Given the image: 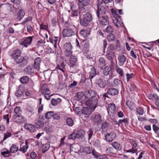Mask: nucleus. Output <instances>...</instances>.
Returning a JSON list of instances; mask_svg holds the SVG:
<instances>
[{
	"label": "nucleus",
	"mask_w": 159,
	"mask_h": 159,
	"mask_svg": "<svg viewBox=\"0 0 159 159\" xmlns=\"http://www.w3.org/2000/svg\"><path fill=\"white\" fill-rule=\"evenodd\" d=\"M93 134V131L92 129H90L88 132V140H89L92 138Z\"/></svg>",
	"instance_id": "nucleus-51"
},
{
	"label": "nucleus",
	"mask_w": 159,
	"mask_h": 159,
	"mask_svg": "<svg viewBox=\"0 0 159 159\" xmlns=\"http://www.w3.org/2000/svg\"><path fill=\"white\" fill-rule=\"evenodd\" d=\"M41 92L43 94H50L51 93L50 90L48 89H44L43 87L41 89Z\"/></svg>",
	"instance_id": "nucleus-44"
},
{
	"label": "nucleus",
	"mask_w": 159,
	"mask_h": 159,
	"mask_svg": "<svg viewBox=\"0 0 159 159\" xmlns=\"http://www.w3.org/2000/svg\"><path fill=\"white\" fill-rule=\"evenodd\" d=\"M155 105L156 108L159 110V97H158L156 100Z\"/></svg>",
	"instance_id": "nucleus-63"
},
{
	"label": "nucleus",
	"mask_w": 159,
	"mask_h": 159,
	"mask_svg": "<svg viewBox=\"0 0 159 159\" xmlns=\"http://www.w3.org/2000/svg\"><path fill=\"white\" fill-rule=\"evenodd\" d=\"M92 20V16L91 14L87 12L84 14L82 17L80 19V23L82 25L84 26H87L88 24L91 22Z\"/></svg>",
	"instance_id": "nucleus-4"
},
{
	"label": "nucleus",
	"mask_w": 159,
	"mask_h": 159,
	"mask_svg": "<svg viewBox=\"0 0 159 159\" xmlns=\"http://www.w3.org/2000/svg\"><path fill=\"white\" fill-rule=\"evenodd\" d=\"M84 151L87 154H90L92 153V151L90 149L89 147L87 146L84 148Z\"/></svg>",
	"instance_id": "nucleus-56"
},
{
	"label": "nucleus",
	"mask_w": 159,
	"mask_h": 159,
	"mask_svg": "<svg viewBox=\"0 0 159 159\" xmlns=\"http://www.w3.org/2000/svg\"><path fill=\"white\" fill-rule=\"evenodd\" d=\"M34 67L33 66H28L24 70V72L27 74L31 75L34 72Z\"/></svg>",
	"instance_id": "nucleus-21"
},
{
	"label": "nucleus",
	"mask_w": 159,
	"mask_h": 159,
	"mask_svg": "<svg viewBox=\"0 0 159 159\" xmlns=\"http://www.w3.org/2000/svg\"><path fill=\"white\" fill-rule=\"evenodd\" d=\"M54 115L53 111H50L47 112L45 114V117L47 119L51 118Z\"/></svg>",
	"instance_id": "nucleus-38"
},
{
	"label": "nucleus",
	"mask_w": 159,
	"mask_h": 159,
	"mask_svg": "<svg viewBox=\"0 0 159 159\" xmlns=\"http://www.w3.org/2000/svg\"><path fill=\"white\" fill-rule=\"evenodd\" d=\"M11 1L14 3V7H17L18 9L20 7V4L21 2L20 0H11Z\"/></svg>",
	"instance_id": "nucleus-36"
},
{
	"label": "nucleus",
	"mask_w": 159,
	"mask_h": 159,
	"mask_svg": "<svg viewBox=\"0 0 159 159\" xmlns=\"http://www.w3.org/2000/svg\"><path fill=\"white\" fill-rule=\"evenodd\" d=\"M25 12L23 9H20L18 11L16 14L17 19L19 20H21L25 15Z\"/></svg>",
	"instance_id": "nucleus-25"
},
{
	"label": "nucleus",
	"mask_w": 159,
	"mask_h": 159,
	"mask_svg": "<svg viewBox=\"0 0 159 159\" xmlns=\"http://www.w3.org/2000/svg\"><path fill=\"white\" fill-rule=\"evenodd\" d=\"M107 38L108 41L109 42H112L115 39V36L112 34H110L108 35Z\"/></svg>",
	"instance_id": "nucleus-41"
},
{
	"label": "nucleus",
	"mask_w": 159,
	"mask_h": 159,
	"mask_svg": "<svg viewBox=\"0 0 159 159\" xmlns=\"http://www.w3.org/2000/svg\"><path fill=\"white\" fill-rule=\"evenodd\" d=\"M111 12L113 17L116 18H121V16L119 15L120 14H123L122 10H118L116 9H113L111 10Z\"/></svg>",
	"instance_id": "nucleus-14"
},
{
	"label": "nucleus",
	"mask_w": 159,
	"mask_h": 159,
	"mask_svg": "<svg viewBox=\"0 0 159 159\" xmlns=\"http://www.w3.org/2000/svg\"><path fill=\"white\" fill-rule=\"evenodd\" d=\"M98 9L96 13L98 19L105 15L107 9L105 7L106 5L102 2L99 1L97 4Z\"/></svg>",
	"instance_id": "nucleus-3"
},
{
	"label": "nucleus",
	"mask_w": 159,
	"mask_h": 159,
	"mask_svg": "<svg viewBox=\"0 0 159 159\" xmlns=\"http://www.w3.org/2000/svg\"><path fill=\"white\" fill-rule=\"evenodd\" d=\"M21 51L17 49L13 51L11 56L14 61L17 63H20V66L24 67L27 65L28 62V58L26 57L21 56Z\"/></svg>",
	"instance_id": "nucleus-1"
},
{
	"label": "nucleus",
	"mask_w": 159,
	"mask_h": 159,
	"mask_svg": "<svg viewBox=\"0 0 159 159\" xmlns=\"http://www.w3.org/2000/svg\"><path fill=\"white\" fill-rule=\"evenodd\" d=\"M118 59L119 61V65L121 66L124 65L126 60V58L124 55H121L118 56Z\"/></svg>",
	"instance_id": "nucleus-20"
},
{
	"label": "nucleus",
	"mask_w": 159,
	"mask_h": 159,
	"mask_svg": "<svg viewBox=\"0 0 159 159\" xmlns=\"http://www.w3.org/2000/svg\"><path fill=\"white\" fill-rule=\"evenodd\" d=\"M102 19L101 20L100 23L102 25H107L109 24V18L107 16H101Z\"/></svg>",
	"instance_id": "nucleus-18"
},
{
	"label": "nucleus",
	"mask_w": 159,
	"mask_h": 159,
	"mask_svg": "<svg viewBox=\"0 0 159 159\" xmlns=\"http://www.w3.org/2000/svg\"><path fill=\"white\" fill-rule=\"evenodd\" d=\"M27 31L30 33H32L33 30V28L30 25H28L27 26Z\"/></svg>",
	"instance_id": "nucleus-60"
},
{
	"label": "nucleus",
	"mask_w": 159,
	"mask_h": 159,
	"mask_svg": "<svg viewBox=\"0 0 159 159\" xmlns=\"http://www.w3.org/2000/svg\"><path fill=\"white\" fill-rule=\"evenodd\" d=\"M32 18L31 16H29L26 18L23 22V24H25L27 22L32 20Z\"/></svg>",
	"instance_id": "nucleus-61"
},
{
	"label": "nucleus",
	"mask_w": 159,
	"mask_h": 159,
	"mask_svg": "<svg viewBox=\"0 0 159 159\" xmlns=\"http://www.w3.org/2000/svg\"><path fill=\"white\" fill-rule=\"evenodd\" d=\"M10 153V151H9L8 150H7L6 151L1 152V154L2 155L4 156L5 157H7L9 156Z\"/></svg>",
	"instance_id": "nucleus-53"
},
{
	"label": "nucleus",
	"mask_w": 159,
	"mask_h": 159,
	"mask_svg": "<svg viewBox=\"0 0 159 159\" xmlns=\"http://www.w3.org/2000/svg\"><path fill=\"white\" fill-rule=\"evenodd\" d=\"M97 84L100 88L102 89L104 88L107 85L106 81L102 79H99L97 80Z\"/></svg>",
	"instance_id": "nucleus-17"
},
{
	"label": "nucleus",
	"mask_w": 159,
	"mask_h": 159,
	"mask_svg": "<svg viewBox=\"0 0 159 159\" xmlns=\"http://www.w3.org/2000/svg\"><path fill=\"white\" fill-rule=\"evenodd\" d=\"M109 125L108 123L106 122H103L102 124L101 129H104L107 128Z\"/></svg>",
	"instance_id": "nucleus-58"
},
{
	"label": "nucleus",
	"mask_w": 159,
	"mask_h": 159,
	"mask_svg": "<svg viewBox=\"0 0 159 159\" xmlns=\"http://www.w3.org/2000/svg\"><path fill=\"white\" fill-rule=\"evenodd\" d=\"M116 70L117 72L121 76H123L124 75V74L122 70L118 66L116 67Z\"/></svg>",
	"instance_id": "nucleus-47"
},
{
	"label": "nucleus",
	"mask_w": 159,
	"mask_h": 159,
	"mask_svg": "<svg viewBox=\"0 0 159 159\" xmlns=\"http://www.w3.org/2000/svg\"><path fill=\"white\" fill-rule=\"evenodd\" d=\"M134 74L133 73H131L129 74V73H127L126 74V76L127 78V82H128L129 80L133 77Z\"/></svg>",
	"instance_id": "nucleus-57"
},
{
	"label": "nucleus",
	"mask_w": 159,
	"mask_h": 159,
	"mask_svg": "<svg viewBox=\"0 0 159 159\" xmlns=\"http://www.w3.org/2000/svg\"><path fill=\"white\" fill-rule=\"evenodd\" d=\"M76 134H77V138L82 139L85 135V132L83 130H80L77 133H76Z\"/></svg>",
	"instance_id": "nucleus-30"
},
{
	"label": "nucleus",
	"mask_w": 159,
	"mask_h": 159,
	"mask_svg": "<svg viewBox=\"0 0 159 159\" xmlns=\"http://www.w3.org/2000/svg\"><path fill=\"white\" fill-rule=\"evenodd\" d=\"M66 123L67 125L70 126H72L74 124L72 118H68L66 120Z\"/></svg>",
	"instance_id": "nucleus-45"
},
{
	"label": "nucleus",
	"mask_w": 159,
	"mask_h": 159,
	"mask_svg": "<svg viewBox=\"0 0 159 159\" xmlns=\"http://www.w3.org/2000/svg\"><path fill=\"white\" fill-rule=\"evenodd\" d=\"M77 138V134L76 133H73L70 134L68 137L69 139L75 140Z\"/></svg>",
	"instance_id": "nucleus-50"
},
{
	"label": "nucleus",
	"mask_w": 159,
	"mask_h": 159,
	"mask_svg": "<svg viewBox=\"0 0 159 159\" xmlns=\"http://www.w3.org/2000/svg\"><path fill=\"white\" fill-rule=\"evenodd\" d=\"M115 49V45L113 44H111L108 46L107 52H114L113 51Z\"/></svg>",
	"instance_id": "nucleus-43"
},
{
	"label": "nucleus",
	"mask_w": 159,
	"mask_h": 159,
	"mask_svg": "<svg viewBox=\"0 0 159 159\" xmlns=\"http://www.w3.org/2000/svg\"><path fill=\"white\" fill-rule=\"evenodd\" d=\"M18 150L19 151L18 147L15 144H12L10 149V152L11 153H16Z\"/></svg>",
	"instance_id": "nucleus-33"
},
{
	"label": "nucleus",
	"mask_w": 159,
	"mask_h": 159,
	"mask_svg": "<svg viewBox=\"0 0 159 159\" xmlns=\"http://www.w3.org/2000/svg\"><path fill=\"white\" fill-rule=\"evenodd\" d=\"M152 129L155 133L157 135L159 133V127L153 124L152 125Z\"/></svg>",
	"instance_id": "nucleus-48"
},
{
	"label": "nucleus",
	"mask_w": 159,
	"mask_h": 159,
	"mask_svg": "<svg viewBox=\"0 0 159 159\" xmlns=\"http://www.w3.org/2000/svg\"><path fill=\"white\" fill-rule=\"evenodd\" d=\"M23 93V89H19L17 90L15 93V95L18 97L21 96Z\"/></svg>",
	"instance_id": "nucleus-39"
},
{
	"label": "nucleus",
	"mask_w": 159,
	"mask_h": 159,
	"mask_svg": "<svg viewBox=\"0 0 159 159\" xmlns=\"http://www.w3.org/2000/svg\"><path fill=\"white\" fill-rule=\"evenodd\" d=\"M77 59V58L74 55L71 56L69 59V66L70 67H72L76 65Z\"/></svg>",
	"instance_id": "nucleus-16"
},
{
	"label": "nucleus",
	"mask_w": 159,
	"mask_h": 159,
	"mask_svg": "<svg viewBox=\"0 0 159 159\" xmlns=\"http://www.w3.org/2000/svg\"><path fill=\"white\" fill-rule=\"evenodd\" d=\"M105 136L106 140L108 142H110L116 138V134L114 132H111L109 133H106L105 135Z\"/></svg>",
	"instance_id": "nucleus-12"
},
{
	"label": "nucleus",
	"mask_w": 159,
	"mask_h": 159,
	"mask_svg": "<svg viewBox=\"0 0 159 159\" xmlns=\"http://www.w3.org/2000/svg\"><path fill=\"white\" fill-rule=\"evenodd\" d=\"M99 62L101 65L105 66V61L104 59L102 57L100 58L99 59Z\"/></svg>",
	"instance_id": "nucleus-54"
},
{
	"label": "nucleus",
	"mask_w": 159,
	"mask_h": 159,
	"mask_svg": "<svg viewBox=\"0 0 159 159\" xmlns=\"http://www.w3.org/2000/svg\"><path fill=\"white\" fill-rule=\"evenodd\" d=\"M136 112L139 115H142L144 113V111L141 107H139L137 109Z\"/></svg>",
	"instance_id": "nucleus-52"
},
{
	"label": "nucleus",
	"mask_w": 159,
	"mask_h": 159,
	"mask_svg": "<svg viewBox=\"0 0 159 159\" xmlns=\"http://www.w3.org/2000/svg\"><path fill=\"white\" fill-rule=\"evenodd\" d=\"M116 108L114 103H110L107 108L108 113L110 115L114 116L116 114Z\"/></svg>",
	"instance_id": "nucleus-11"
},
{
	"label": "nucleus",
	"mask_w": 159,
	"mask_h": 159,
	"mask_svg": "<svg viewBox=\"0 0 159 159\" xmlns=\"http://www.w3.org/2000/svg\"><path fill=\"white\" fill-rule=\"evenodd\" d=\"M20 81L22 84H26L29 82V78L27 76H24L20 78Z\"/></svg>",
	"instance_id": "nucleus-32"
},
{
	"label": "nucleus",
	"mask_w": 159,
	"mask_h": 159,
	"mask_svg": "<svg viewBox=\"0 0 159 159\" xmlns=\"http://www.w3.org/2000/svg\"><path fill=\"white\" fill-rule=\"evenodd\" d=\"M20 147L21 146L22 144L23 143V142L21 141H20ZM28 148V146L27 145V141H25V145L23 146L22 147H20V148L19 149V151L22 152L23 153H25L27 150V149Z\"/></svg>",
	"instance_id": "nucleus-26"
},
{
	"label": "nucleus",
	"mask_w": 159,
	"mask_h": 159,
	"mask_svg": "<svg viewBox=\"0 0 159 159\" xmlns=\"http://www.w3.org/2000/svg\"><path fill=\"white\" fill-rule=\"evenodd\" d=\"M96 105L94 106L93 105H91L90 106H88L90 107H84L82 110V113L85 115H89L91 114L93 111L96 107Z\"/></svg>",
	"instance_id": "nucleus-8"
},
{
	"label": "nucleus",
	"mask_w": 159,
	"mask_h": 159,
	"mask_svg": "<svg viewBox=\"0 0 159 159\" xmlns=\"http://www.w3.org/2000/svg\"><path fill=\"white\" fill-rule=\"evenodd\" d=\"M36 124L40 127L43 126L44 124L43 121L40 120H38L36 122Z\"/></svg>",
	"instance_id": "nucleus-64"
},
{
	"label": "nucleus",
	"mask_w": 159,
	"mask_h": 159,
	"mask_svg": "<svg viewBox=\"0 0 159 159\" xmlns=\"http://www.w3.org/2000/svg\"><path fill=\"white\" fill-rule=\"evenodd\" d=\"M61 101V99L60 98H57V100L54 99H52L51 101V103L52 105L54 106H56L58 102Z\"/></svg>",
	"instance_id": "nucleus-42"
},
{
	"label": "nucleus",
	"mask_w": 159,
	"mask_h": 159,
	"mask_svg": "<svg viewBox=\"0 0 159 159\" xmlns=\"http://www.w3.org/2000/svg\"><path fill=\"white\" fill-rule=\"evenodd\" d=\"M25 128L28 129L31 132H33L35 130V127L31 124H27L25 125Z\"/></svg>",
	"instance_id": "nucleus-24"
},
{
	"label": "nucleus",
	"mask_w": 159,
	"mask_h": 159,
	"mask_svg": "<svg viewBox=\"0 0 159 159\" xmlns=\"http://www.w3.org/2000/svg\"><path fill=\"white\" fill-rule=\"evenodd\" d=\"M72 53V51H64L65 56L67 57H71V56H73Z\"/></svg>",
	"instance_id": "nucleus-46"
},
{
	"label": "nucleus",
	"mask_w": 159,
	"mask_h": 159,
	"mask_svg": "<svg viewBox=\"0 0 159 159\" xmlns=\"http://www.w3.org/2000/svg\"><path fill=\"white\" fill-rule=\"evenodd\" d=\"M106 153L109 156L114 157L117 154L118 152L115 150L112 147H109L107 148Z\"/></svg>",
	"instance_id": "nucleus-15"
},
{
	"label": "nucleus",
	"mask_w": 159,
	"mask_h": 159,
	"mask_svg": "<svg viewBox=\"0 0 159 159\" xmlns=\"http://www.w3.org/2000/svg\"><path fill=\"white\" fill-rule=\"evenodd\" d=\"M111 145L117 151H120L122 149V146L118 142H113L111 144Z\"/></svg>",
	"instance_id": "nucleus-27"
},
{
	"label": "nucleus",
	"mask_w": 159,
	"mask_h": 159,
	"mask_svg": "<svg viewBox=\"0 0 159 159\" xmlns=\"http://www.w3.org/2000/svg\"><path fill=\"white\" fill-rule=\"evenodd\" d=\"M75 32L72 30L66 29L63 31V35L65 37H70L75 34Z\"/></svg>",
	"instance_id": "nucleus-13"
},
{
	"label": "nucleus",
	"mask_w": 159,
	"mask_h": 159,
	"mask_svg": "<svg viewBox=\"0 0 159 159\" xmlns=\"http://www.w3.org/2000/svg\"><path fill=\"white\" fill-rule=\"evenodd\" d=\"M50 147V143L49 142H47L46 144L43 145L42 148L43 153H44L47 151L49 148Z\"/></svg>",
	"instance_id": "nucleus-35"
},
{
	"label": "nucleus",
	"mask_w": 159,
	"mask_h": 159,
	"mask_svg": "<svg viewBox=\"0 0 159 159\" xmlns=\"http://www.w3.org/2000/svg\"><path fill=\"white\" fill-rule=\"evenodd\" d=\"M92 119L94 123L99 124L102 121V116L98 113H94L92 116Z\"/></svg>",
	"instance_id": "nucleus-10"
},
{
	"label": "nucleus",
	"mask_w": 159,
	"mask_h": 159,
	"mask_svg": "<svg viewBox=\"0 0 159 159\" xmlns=\"http://www.w3.org/2000/svg\"><path fill=\"white\" fill-rule=\"evenodd\" d=\"M106 58L109 61H111V63H113V60L115 57V53L114 52H107L106 54Z\"/></svg>",
	"instance_id": "nucleus-19"
},
{
	"label": "nucleus",
	"mask_w": 159,
	"mask_h": 159,
	"mask_svg": "<svg viewBox=\"0 0 159 159\" xmlns=\"http://www.w3.org/2000/svg\"><path fill=\"white\" fill-rule=\"evenodd\" d=\"M90 0H79V8L81 11L84 12L85 11V7L89 5Z\"/></svg>",
	"instance_id": "nucleus-6"
},
{
	"label": "nucleus",
	"mask_w": 159,
	"mask_h": 159,
	"mask_svg": "<svg viewBox=\"0 0 159 159\" xmlns=\"http://www.w3.org/2000/svg\"><path fill=\"white\" fill-rule=\"evenodd\" d=\"M63 57H62L57 56V61L59 62L56 67L57 69H59L62 71L63 73L65 72L64 67L65 66L64 63L63 62Z\"/></svg>",
	"instance_id": "nucleus-9"
},
{
	"label": "nucleus",
	"mask_w": 159,
	"mask_h": 159,
	"mask_svg": "<svg viewBox=\"0 0 159 159\" xmlns=\"http://www.w3.org/2000/svg\"><path fill=\"white\" fill-rule=\"evenodd\" d=\"M83 11H81L80 10L79 11V10L75 11H72V16H78V14L80 13H83Z\"/></svg>",
	"instance_id": "nucleus-49"
},
{
	"label": "nucleus",
	"mask_w": 159,
	"mask_h": 159,
	"mask_svg": "<svg viewBox=\"0 0 159 159\" xmlns=\"http://www.w3.org/2000/svg\"><path fill=\"white\" fill-rule=\"evenodd\" d=\"M114 30V29L111 25H108L105 30H103L104 32H106L108 33L111 34Z\"/></svg>",
	"instance_id": "nucleus-34"
},
{
	"label": "nucleus",
	"mask_w": 159,
	"mask_h": 159,
	"mask_svg": "<svg viewBox=\"0 0 159 159\" xmlns=\"http://www.w3.org/2000/svg\"><path fill=\"white\" fill-rule=\"evenodd\" d=\"M30 156L31 159H37V155L34 152H31Z\"/></svg>",
	"instance_id": "nucleus-59"
},
{
	"label": "nucleus",
	"mask_w": 159,
	"mask_h": 159,
	"mask_svg": "<svg viewBox=\"0 0 159 159\" xmlns=\"http://www.w3.org/2000/svg\"><path fill=\"white\" fill-rule=\"evenodd\" d=\"M32 39V37L29 36L21 39L20 40L19 42L21 45L25 47H27L31 44Z\"/></svg>",
	"instance_id": "nucleus-5"
},
{
	"label": "nucleus",
	"mask_w": 159,
	"mask_h": 159,
	"mask_svg": "<svg viewBox=\"0 0 159 159\" xmlns=\"http://www.w3.org/2000/svg\"><path fill=\"white\" fill-rule=\"evenodd\" d=\"M41 59L40 57H37L34 60V67L35 69H38L39 66Z\"/></svg>",
	"instance_id": "nucleus-28"
},
{
	"label": "nucleus",
	"mask_w": 159,
	"mask_h": 159,
	"mask_svg": "<svg viewBox=\"0 0 159 159\" xmlns=\"http://www.w3.org/2000/svg\"><path fill=\"white\" fill-rule=\"evenodd\" d=\"M84 94L85 97L89 100L86 101L85 103L87 106L93 105L94 106L96 105L98 102V98L95 97L96 93L93 90H89L85 91Z\"/></svg>",
	"instance_id": "nucleus-2"
},
{
	"label": "nucleus",
	"mask_w": 159,
	"mask_h": 159,
	"mask_svg": "<svg viewBox=\"0 0 159 159\" xmlns=\"http://www.w3.org/2000/svg\"><path fill=\"white\" fill-rule=\"evenodd\" d=\"M113 82L114 86H116L120 84V81L117 79H115L114 80Z\"/></svg>",
	"instance_id": "nucleus-62"
},
{
	"label": "nucleus",
	"mask_w": 159,
	"mask_h": 159,
	"mask_svg": "<svg viewBox=\"0 0 159 159\" xmlns=\"http://www.w3.org/2000/svg\"><path fill=\"white\" fill-rule=\"evenodd\" d=\"M111 70V68L107 66L104 69L102 73L104 75L107 76L109 74Z\"/></svg>",
	"instance_id": "nucleus-37"
},
{
	"label": "nucleus",
	"mask_w": 159,
	"mask_h": 159,
	"mask_svg": "<svg viewBox=\"0 0 159 159\" xmlns=\"http://www.w3.org/2000/svg\"><path fill=\"white\" fill-rule=\"evenodd\" d=\"M14 112L15 113V115H20L21 114L22 111L20 107H17L15 108Z\"/></svg>",
	"instance_id": "nucleus-40"
},
{
	"label": "nucleus",
	"mask_w": 159,
	"mask_h": 159,
	"mask_svg": "<svg viewBox=\"0 0 159 159\" xmlns=\"http://www.w3.org/2000/svg\"><path fill=\"white\" fill-rule=\"evenodd\" d=\"M12 120L18 123L22 124L24 123L26 120L25 118L20 115H14L12 118Z\"/></svg>",
	"instance_id": "nucleus-7"
},
{
	"label": "nucleus",
	"mask_w": 159,
	"mask_h": 159,
	"mask_svg": "<svg viewBox=\"0 0 159 159\" xmlns=\"http://www.w3.org/2000/svg\"><path fill=\"white\" fill-rule=\"evenodd\" d=\"M72 45L70 43L68 42L65 44L63 46L64 51H72Z\"/></svg>",
	"instance_id": "nucleus-29"
},
{
	"label": "nucleus",
	"mask_w": 159,
	"mask_h": 159,
	"mask_svg": "<svg viewBox=\"0 0 159 159\" xmlns=\"http://www.w3.org/2000/svg\"><path fill=\"white\" fill-rule=\"evenodd\" d=\"M107 92L111 96H115L118 93V90L116 89L113 88H109Z\"/></svg>",
	"instance_id": "nucleus-23"
},
{
	"label": "nucleus",
	"mask_w": 159,
	"mask_h": 159,
	"mask_svg": "<svg viewBox=\"0 0 159 159\" xmlns=\"http://www.w3.org/2000/svg\"><path fill=\"white\" fill-rule=\"evenodd\" d=\"M96 74L95 68L94 67H92L89 72V78L92 79Z\"/></svg>",
	"instance_id": "nucleus-31"
},
{
	"label": "nucleus",
	"mask_w": 159,
	"mask_h": 159,
	"mask_svg": "<svg viewBox=\"0 0 159 159\" xmlns=\"http://www.w3.org/2000/svg\"><path fill=\"white\" fill-rule=\"evenodd\" d=\"M11 134L10 132H7L6 133L4 134V138L3 139V140L4 141L7 138L11 136Z\"/></svg>",
	"instance_id": "nucleus-55"
},
{
	"label": "nucleus",
	"mask_w": 159,
	"mask_h": 159,
	"mask_svg": "<svg viewBox=\"0 0 159 159\" xmlns=\"http://www.w3.org/2000/svg\"><path fill=\"white\" fill-rule=\"evenodd\" d=\"M114 19H113V22L115 25L117 27H120L121 26V18H116L114 17Z\"/></svg>",
	"instance_id": "nucleus-22"
}]
</instances>
